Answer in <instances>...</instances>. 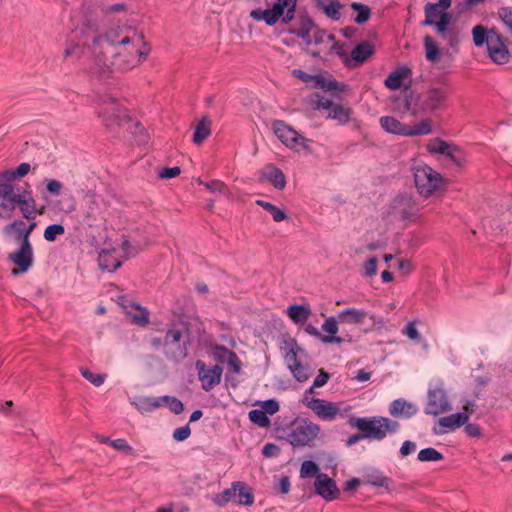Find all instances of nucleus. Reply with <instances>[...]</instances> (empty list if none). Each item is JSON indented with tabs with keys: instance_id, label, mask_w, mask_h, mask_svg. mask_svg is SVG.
<instances>
[{
	"instance_id": "50",
	"label": "nucleus",
	"mask_w": 512,
	"mask_h": 512,
	"mask_svg": "<svg viewBox=\"0 0 512 512\" xmlns=\"http://www.w3.org/2000/svg\"><path fill=\"white\" fill-rule=\"evenodd\" d=\"M248 416L250 421L257 424L259 427L266 428L270 425V419L266 415V412L261 409L251 410Z\"/></svg>"
},
{
	"instance_id": "11",
	"label": "nucleus",
	"mask_w": 512,
	"mask_h": 512,
	"mask_svg": "<svg viewBox=\"0 0 512 512\" xmlns=\"http://www.w3.org/2000/svg\"><path fill=\"white\" fill-rule=\"evenodd\" d=\"M449 93V88L447 86L432 87L428 89L420 97L421 110L424 112H431L444 108Z\"/></svg>"
},
{
	"instance_id": "16",
	"label": "nucleus",
	"mask_w": 512,
	"mask_h": 512,
	"mask_svg": "<svg viewBox=\"0 0 512 512\" xmlns=\"http://www.w3.org/2000/svg\"><path fill=\"white\" fill-rule=\"evenodd\" d=\"M9 259L18 266V269L12 270L13 275H17L19 272H27L33 264V249L31 243L23 241L19 249L9 255Z\"/></svg>"
},
{
	"instance_id": "24",
	"label": "nucleus",
	"mask_w": 512,
	"mask_h": 512,
	"mask_svg": "<svg viewBox=\"0 0 512 512\" xmlns=\"http://www.w3.org/2000/svg\"><path fill=\"white\" fill-rule=\"evenodd\" d=\"M412 73L411 69L407 66L398 67L385 79L384 84L391 90L399 89L405 80Z\"/></svg>"
},
{
	"instance_id": "42",
	"label": "nucleus",
	"mask_w": 512,
	"mask_h": 512,
	"mask_svg": "<svg viewBox=\"0 0 512 512\" xmlns=\"http://www.w3.org/2000/svg\"><path fill=\"white\" fill-rule=\"evenodd\" d=\"M491 29L487 30L482 25H476L472 29L473 41L474 44L478 47L482 46L486 43L488 46V42L490 40Z\"/></svg>"
},
{
	"instance_id": "23",
	"label": "nucleus",
	"mask_w": 512,
	"mask_h": 512,
	"mask_svg": "<svg viewBox=\"0 0 512 512\" xmlns=\"http://www.w3.org/2000/svg\"><path fill=\"white\" fill-rule=\"evenodd\" d=\"M263 178L268 180L276 189L282 190L286 186V178L282 170L273 164L267 165L262 172Z\"/></svg>"
},
{
	"instance_id": "19",
	"label": "nucleus",
	"mask_w": 512,
	"mask_h": 512,
	"mask_svg": "<svg viewBox=\"0 0 512 512\" xmlns=\"http://www.w3.org/2000/svg\"><path fill=\"white\" fill-rule=\"evenodd\" d=\"M26 187L27 189L23 190L21 193L19 192V195H17L16 207L19 208L23 218L33 220L36 218V215L38 213L41 214L42 211H37L36 201L30 190V185L26 184Z\"/></svg>"
},
{
	"instance_id": "27",
	"label": "nucleus",
	"mask_w": 512,
	"mask_h": 512,
	"mask_svg": "<svg viewBox=\"0 0 512 512\" xmlns=\"http://www.w3.org/2000/svg\"><path fill=\"white\" fill-rule=\"evenodd\" d=\"M366 316L367 312L365 310L347 308L338 313V320L340 323L361 325L364 323Z\"/></svg>"
},
{
	"instance_id": "20",
	"label": "nucleus",
	"mask_w": 512,
	"mask_h": 512,
	"mask_svg": "<svg viewBox=\"0 0 512 512\" xmlns=\"http://www.w3.org/2000/svg\"><path fill=\"white\" fill-rule=\"evenodd\" d=\"M417 411V406L404 398L394 400L389 406V413L395 418L408 419L414 416Z\"/></svg>"
},
{
	"instance_id": "48",
	"label": "nucleus",
	"mask_w": 512,
	"mask_h": 512,
	"mask_svg": "<svg viewBox=\"0 0 512 512\" xmlns=\"http://www.w3.org/2000/svg\"><path fill=\"white\" fill-rule=\"evenodd\" d=\"M443 155L449 158L458 167H461L465 162L462 150L453 144H449V149H446Z\"/></svg>"
},
{
	"instance_id": "12",
	"label": "nucleus",
	"mask_w": 512,
	"mask_h": 512,
	"mask_svg": "<svg viewBox=\"0 0 512 512\" xmlns=\"http://www.w3.org/2000/svg\"><path fill=\"white\" fill-rule=\"evenodd\" d=\"M506 41L495 28L491 29L487 51L490 59L496 64L502 65L509 61L510 53L506 46Z\"/></svg>"
},
{
	"instance_id": "33",
	"label": "nucleus",
	"mask_w": 512,
	"mask_h": 512,
	"mask_svg": "<svg viewBox=\"0 0 512 512\" xmlns=\"http://www.w3.org/2000/svg\"><path fill=\"white\" fill-rule=\"evenodd\" d=\"M314 21L308 16H301L299 18V27L289 29V33L294 34L300 38H305L308 34L316 29Z\"/></svg>"
},
{
	"instance_id": "26",
	"label": "nucleus",
	"mask_w": 512,
	"mask_h": 512,
	"mask_svg": "<svg viewBox=\"0 0 512 512\" xmlns=\"http://www.w3.org/2000/svg\"><path fill=\"white\" fill-rule=\"evenodd\" d=\"M316 7L323 11L328 18L339 20L341 17L340 10L343 8V5L339 0H316Z\"/></svg>"
},
{
	"instance_id": "54",
	"label": "nucleus",
	"mask_w": 512,
	"mask_h": 512,
	"mask_svg": "<svg viewBox=\"0 0 512 512\" xmlns=\"http://www.w3.org/2000/svg\"><path fill=\"white\" fill-rule=\"evenodd\" d=\"M330 51L337 54L342 59L346 67L354 68V64H352V60L348 56L343 44H340L339 42H334L330 47Z\"/></svg>"
},
{
	"instance_id": "62",
	"label": "nucleus",
	"mask_w": 512,
	"mask_h": 512,
	"mask_svg": "<svg viewBox=\"0 0 512 512\" xmlns=\"http://www.w3.org/2000/svg\"><path fill=\"white\" fill-rule=\"evenodd\" d=\"M109 445L118 451L124 452L127 455L134 454V449L127 443L125 439H115L109 441Z\"/></svg>"
},
{
	"instance_id": "63",
	"label": "nucleus",
	"mask_w": 512,
	"mask_h": 512,
	"mask_svg": "<svg viewBox=\"0 0 512 512\" xmlns=\"http://www.w3.org/2000/svg\"><path fill=\"white\" fill-rule=\"evenodd\" d=\"M338 322V317H328L325 319L322 325V329L326 331L329 335L336 334L338 332Z\"/></svg>"
},
{
	"instance_id": "61",
	"label": "nucleus",
	"mask_w": 512,
	"mask_h": 512,
	"mask_svg": "<svg viewBox=\"0 0 512 512\" xmlns=\"http://www.w3.org/2000/svg\"><path fill=\"white\" fill-rule=\"evenodd\" d=\"M452 15L449 12H442L439 20H435L432 26L435 27L436 32H442L444 28L451 27Z\"/></svg>"
},
{
	"instance_id": "46",
	"label": "nucleus",
	"mask_w": 512,
	"mask_h": 512,
	"mask_svg": "<svg viewBox=\"0 0 512 512\" xmlns=\"http://www.w3.org/2000/svg\"><path fill=\"white\" fill-rule=\"evenodd\" d=\"M440 8L435 3H427L424 7L425 20L423 21V25L432 26L434 21L440 17L441 11Z\"/></svg>"
},
{
	"instance_id": "7",
	"label": "nucleus",
	"mask_w": 512,
	"mask_h": 512,
	"mask_svg": "<svg viewBox=\"0 0 512 512\" xmlns=\"http://www.w3.org/2000/svg\"><path fill=\"white\" fill-rule=\"evenodd\" d=\"M450 410H452V406L443 382L430 387L427 392V402L424 408L425 414L438 416Z\"/></svg>"
},
{
	"instance_id": "15",
	"label": "nucleus",
	"mask_w": 512,
	"mask_h": 512,
	"mask_svg": "<svg viewBox=\"0 0 512 512\" xmlns=\"http://www.w3.org/2000/svg\"><path fill=\"white\" fill-rule=\"evenodd\" d=\"M196 368L198 370V377L202 383V389L204 391H210L221 382V376L223 372L221 366L215 365L212 368H206L205 363L201 360H198L196 362Z\"/></svg>"
},
{
	"instance_id": "17",
	"label": "nucleus",
	"mask_w": 512,
	"mask_h": 512,
	"mask_svg": "<svg viewBox=\"0 0 512 512\" xmlns=\"http://www.w3.org/2000/svg\"><path fill=\"white\" fill-rule=\"evenodd\" d=\"M314 487L315 493L326 501L338 499L340 496V490L338 489L335 480L325 473H319L316 475Z\"/></svg>"
},
{
	"instance_id": "55",
	"label": "nucleus",
	"mask_w": 512,
	"mask_h": 512,
	"mask_svg": "<svg viewBox=\"0 0 512 512\" xmlns=\"http://www.w3.org/2000/svg\"><path fill=\"white\" fill-rule=\"evenodd\" d=\"M65 233V228L61 224H52L49 225L45 231H44V238L49 241L53 242L56 240L57 236L63 235Z\"/></svg>"
},
{
	"instance_id": "1",
	"label": "nucleus",
	"mask_w": 512,
	"mask_h": 512,
	"mask_svg": "<svg viewBox=\"0 0 512 512\" xmlns=\"http://www.w3.org/2000/svg\"><path fill=\"white\" fill-rule=\"evenodd\" d=\"M142 33L127 26H118L104 35L93 36L86 50L91 54L98 72L109 75L112 71L126 72L145 60L151 46Z\"/></svg>"
},
{
	"instance_id": "4",
	"label": "nucleus",
	"mask_w": 512,
	"mask_h": 512,
	"mask_svg": "<svg viewBox=\"0 0 512 512\" xmlns=\"http://www.w3.org/2000/svg\"><path fill=\"white\" fill-rule=\"evenodd\" d=\"M96 113L107 127L114 124L121 125L129 122L127 109L120 106L115 97L108 94H99L95 100Z\"/></svg>"
},
{
	"instance_id": "57",
	"label": "nucleus",
	"mask_w": 512,
	"mask_h": 512,
	"mask_svg": "<svg viewBox=\"0 0 512 512\" xmlns=\"http://www.w3.org/2000/svg\"><path fill=\"white\" fill-rule=\"evenodd\" d=\"M132 306L135 307L136 310H138V313L132 316L133 322L140 326L148 324L149 311L146 308L141 307L139 304H133Z\"/></svg>"
},
{
	"instance_id": "43",
	"label": "nucleus",
	"mask_w": 512,
	"mask_h": 512,
	"mask_svg": "<svg viewBox=\"0 0 512 512\" xmlns=\"http://www.w3.org/2000/svg\"><path fill=\"white\" fill-rule=\"evenodd\" d=\"M256 204L262 207L264 210L268 211L272 215L275 222H281L287 218V215L283 210L279 209L277 206L270 202L257 200Z\"/></svg>"
},
{
	"instance_id": "44",
	"label": "nucleus",
	"mask_w": 512,
	"mask_h": 512,
	"mask_svg": "<svg viewBox=\"0 0 512 512\" xmlns=\"http://www.w3.org/2000/svg\"><path fill=\"white\" fill-rule=\"evenodd\" d=\"M159 400L161 403V407L167 406L171 410V412H173L175 414H180L184 411V404L182 403L181 400H179L178 398H176L174 396H169V395L161 396V397H159Z\"/></svg>"
},
{
	"instance_id": "10",
	"label": "nucleus",
	"mask_w": 512,
	"mask_h": 512,
	"mask_svg": "<svg viewBox=\"0 0 512 512\" xmlns=\"http://www.w3.org/2000/svg\"><path fill=\"white\" fill-rule=\"evenodd\" d=\"M273 132L277 138L287 147L294 149L299 147H307L306 142L308 140L282 120H275L273 122Z\"/></svg>"
},
{
	"instance_id": "52",
	"label": "nucleus",
	"mask_w": 512,
	"mask_h": 512,
	"mask_svg": "<svg viewBox=\"0 0 512 512\" xmlns=\"http://www.w3.org/2000/svg\"><path fill=\"white\" fill-rule=\"evenodd\" d=\"M25 222L23 220H14L12 223L6 225L3 229L4 233L10 235L13 231L16 232V239L23 243Z\"/></svg>"
},
{
	"instance_id": "31",
	"label": "nucleus",
	"mask_w": 512,
	"mask_h": 512,
	"mask_svg": "<svg viewBox=\"0 0 512 512\" xmlns=\"http://www.w3.org/2000/svg\"><path fill=\"white\" fill-rule=\"evenodd\" d=\"M468 420H469L468 413L458 412V413L451 414L449 416L440 418L438 423L443 428H448L450 430H454V429L459 428L462 425L466 424Z\"/></svg>"
},
{
	"instance_id": "21",
	"label": "nucleus",
	"mask_w": 512,
	"mask_h": 512,
	"mask_svg": "<svg viewBox=\"0 0 512 512\" xmlns=\"http://www.w3.org/2000/svg\"><path fill=\"white\" fill-rule=\"evenodd\" d=\"M375 53V46L370 41H363L351 51L350 58L354 67L363 64Z\"/></svg>"
},
{
	"instance_id": "49",
	"label": "nucleus",
	"mask_w": 512,
	"mask_h": 512,
	"mask_svg": "<svg viewBox=\"0 0 512 512\" xmlns=\"http://www.w3.org/2000/svg\"><path fill=\"white\" fill-rule=\"evenodd\" d=\"M127 129L135 136L138 144H144L148 141V135L140 122L129 123Z\"/></svg>"
},
{
	"instance_id": "41",
	"label": "nucleus",
	"mask_w": 512,
	"mask_h": 512,
	"mask_svg": "<svg viewBox=\"0 0 512 512\" xmlns=\"http://www.w3.org/2000/svg\"><path fill=\"white\" fill-rule=\"evenodd\" d=\"M351 8L357 12L356 17L354 18L355 23L364 24L370 19L371 9L367 5L359 2H352Z\"/></svg>"
},
{
	"instance_id": "13",
	"label": "nucleus",
	"mask_w": 512,
	"mask_h": 512,
	"mask_svg": "<svg viewBox=\"0 0 512 512\" xmlns=\"http://www.w3.org/2000/svg\"><path fill=\"white\" fill-rule=\"evenodd\" d=\"M300 347H298L295 340L291 341L290 351L286 355V359L288 360V368L291 371L293 377L298 382H306L313 374L314 370L309 365H303L297 359V353L300 351Z\"/></svg>"
},
{
	"instance_id": "36",
	"label": "nucleus",
	"mask_w": 512,
	"mask_h": 512,
	"mask_svg": "<svg viewBox=\"0 0 512 512\" xmlns=\"http://www.w3.org/2000/svg\"><path fill=\"white\" fill-rule=\"evenodd\" d=\"M99 266L102 270L114 272L121 266V261L113 256L109 251H103L99 254Z\"/></svg>"
},
{
	"instance_id": "34",
	"label": "nucleus",
	"mask_w": 512,
	"mask_h": 512,
	"mask_svg": "<svg viewBox=\"0 0 512 512\" xmlns=\"http://www.w3.org/2000/svg\"><path fill=\"white\" fill-rule=\"evenodd\" d=\"M133 404L141 413L152 412L161 407L159 397H139Z\"/></svg>"
},
{
	"instance_id": "37",
	"label": "nucleus",
	"mask_w": 512,
	"mask_h": 512,
	"mask_svg": "<svg viewBox=\"0 0 512 512\" xmlns=\"http://www.w3.org/2000/svg\"><path fill=\"white\" fill-rule=\"evenodd\" d=\"M236 492L237 488L235 487V482H233L230 488L225 489L223 492L214 495L212 500L217 506L224 507L229 502L236 503Z\"/></svg>"
},
{
	"instance_id": "47",
	"label": "nucleus",
	"mask_w": 512,
	"mask_h": 512,
	"mask_svg": "<svg viewBox=\"0 0 512 512\" xmlns=\"http://www.w3.org/2000/svg\"><path fill=\"white\" fill-rule=\"evenodd\" d=\"M431 131V120L425 119L414 126H408L407 136L427 135Z\"/></svg>"
},
{
	"instance_id": "5",
	"label": "nucleus",
	"mask_w": 512,
	"mask_h": 512,
	"mask_svg": "<svg viewBox=\"0 0 512 512\" xmlns=\"http://www.w3.org/2000/svg\"><path fill=\"white\" fill-rule=\"evenodd\" d=\"M414 181L418 192L424 197H429L445 187V180L441 174L429 166L417 167L414 172Z\"/></svg>"
},
{
	"instance_id": "60",
	"label": "nucleus",
	"mask_w": 512,
	"mask_h": 512,
	"mask_svg": "<svg viewBox=\"0 0 512 512\" xmlns=\"http://www.w3.org/2000/svg\"><path fill=\"white\" fill-rule=\"evenodd\" d=\"M81 375L95 386H101L105 380V374H94L89 369L81 368Z\"/></svg>"
},
{
	"instance_id": "30",
	"label": "nucleus",
	"mask_w": 512,
	"mask_h": 512,
	"mask_svg": "<svg viewBox=\"0 0 512 512\" xmlns=\"http://www.w3.org/2000/svg\"><path fill=\"white\" fill-rule=\"evenodd\" d=\"M236 492V504L243 506H251L254 503V494L245 482L235 481Z\"/></svg>"
},
{
	"instance_id": "51",
	"label": "nucleus",
	"mask_w": 512,
	"mask_h": 512,
	"mask_svg": "<svg viewBox=\"0 0 512 512\" xmlns=\"http://www.w3.org/2000/svg\"><path fill=\"white\" fill-rule=\"evenodd\" d=\"M418 460L421 462H431L443 460L444 456L432 447H428L419 451Z\"/></svg>"
},
{
	"instance_id": "22",
	"label": "nucleus",
	"mask_w": 512,
	"mask_h": 512,
	"mask_svg": "<svg viewBox=\"0 0 512 512\" xmlns=\"http://www.w3.org/2000/svg\"><path fill=\"white\" fill-rule=\"evenodd\" d=\"M85 211L83 213V222L89 226L93 227L96 225L99 215H100V206L99 202L95 196H87L85 198Z\"/></svg>"
},
{
	"instance_id": "6",
	"label": "nucleus",
	"mask_w": 512,
	"mask_h": 512,
	"mask_svg": "<svg viewBox=\"0 0 512 512\" xmlns=\"http://www.w3.org/2000/svg\"><path fill=\"white\" fill-rule=\"evenodd\" d=\"M319 432V425L307 418H297L290 425L287 440L294 447L305 446L314 440Z\"/></svg>"
},
{
	"instance_id": "59",
	"label": "nucleus",
	"mask_w": 512,
	"mask_h": 512,
	"mask_svg": "<svg viewBox=\"0 0 512 512\" xmlns=\"http://www.w3.org/2000/svg\"><path fill=\"white\" fill-rule=\"evenodd\" d=\"M200 184L204 185L211 193L227 194L228 187L220 180H211L209 182L199 181Z\"/></svg>"
},
{
	"instance_id": "32",
	"label": "nucleus",
	"mask_w": 512,
	"mask_h": 512,
	"mask_svg": "<svg viewBox=\"0 0 512 512\" xmlns=\"http://www.w3.org/2000/svg\"><path fill=\"white\" fill-rule=\"evenodd\" d=\"M314 83L316 88L322 89L324 91L336 90L339 92H344L346 91L347 87L345 84L340 83L333 78H325L321 75H317V77H315Z\"/></svg>"
},
{
	"instance_id": "3",
	"label": "nucleus",
	"mask_w": 512,
	"mask_h": 512,
	"mask_svg": "<svg viewBox=\"0 0 512 512\" xmlns=\"http://www.w3.org/2000/svg\"><path fill=\"white\" fill-rule=\"evenodd\" d=\"M190 324L185 321L172 323L164 338V353L173 361H180L188 355L190 344Z\"/></svg>"
},
{
	"instance_id": "25",
	"label": "nucleus",
	"mask_w": 512,
	"mask_h": 512,
	"mask_svg": "<svg viewBox=\"0 0 512 512\" xmlns=\"http://www.w3.org/2000/svg\"><path fill=\"white\" fill-rule=\"evenodd\" d=\"M286 313L295 324L303 325L311 316L312 311L308 305L293 304L287 307Z\"/></svg>"
},
{
	"instance_id": "8",
	"label": "nucleus",
	"mask_w": 512,
	"mask_h": 512,
	"mask_svg": "<svg viewBox=\"0 0 512 512\" xmlns=\"http://www.w3.org/2000/svg\"><path fill=\"white\" fill-rule=\"evenodd\" d=\"M388 214L395 221H413L418 215V208L411 197L399 195L391 202Z\"/></svg>"
},
{
	"instance_id": "28",
	"label": "nucleus",
	"mask_w": 512,
	"mask_h": 512,
	"mask_svg": "<svg viewBox=\"0 0 512 512\" xmlns=\"http://www.w3.org/2000/svg\"><path fill=\"white\" fill-rule=\"evenodd\" d=\"M380 125L388 133L407 136L408 126L402 124L400 121H398L396 118L392 116L381 117Z\"/></svg>"
},
{
	"instance_id": "53",
	"label": "nucleus",
	"mask_w": 512,
	"mask_h": 512,
	"mask_svg": "<svg viewBox=\"0 0 512 512\" xmlns=\"http://www.w3.org/2000/svg\"><path fill=\"white\" fill-rule=\"evenodd\" d=\"M235 352L229 350L223 345H216L212 350L213 358L219 363H227L230 359V355L234 356Z\"/></svg>"
},
{
	"instance_id": "29",
	"label": "nucleus",
	"mask_w": 512,
	"mask_h": 512,
	"mask_svg": "<svg viewBox=\"0 0 512 512\" xmlns=\"http://www.w3.org/2000/svg\"><path fill=\"white\" fill-rule=\"evenodd\" d=\"M362 482L364 484H369L375 487H384L386 489H389L391 479L383 475V473L380 470L373 469L365 473Z\"/></svg>"
},
{
	"instance_id": "45",
	"label": "nucleus",
	"mask_w": 512,
	"mask_h": 512,
	"mask_svg": "<svg viewBox=\"0 0 512 512\" xmlns=\"http://www.w3.org/2000/svg\"><path fill=\"white\" fill-rule=\"evenodd\" d=\"M497 17L512 37V7L503 6L498 8Z\"/></svg>"
},
{
	"instance_id": "2",
	"label": "nucleus",
	"mask_w": 512,
	"mask_h": 512,
	"mask_svg": "<svg viewBox=\"0 0 512 512\" xmlns=\"http://www.w3.org/2000/svg\"><path fill=\"white\" fill-rule=\"evenodd\" d=\"M350 425L362 433L353 434L346 441L347 446L357 444L362 439L382 441L387 434L396 433L400 424L387 417H361L351 418Z\"/></svg>"
},
{
	"instance_id": "18",
	"label": "nucleus",
	"mask_w": 512,
	"mask_h": 512,
	"mask_svg": "<svg viewBox=\"0 0 512 512\" xmlns=\"http://www.w3.org/2000/svg\"><path fill=\"white\" fill-rule=\"evenodd\" d=\"M305 405L322 420H333L339 413V407L335 403L320 398L306 400Z\"/></svg>"
},
{
	"instance_id": "9",
	"label": "nucleus",
	"mask_w": 512,
	"mask_h": 512,
	"mask_svg": "<svg viewBox=\"0 0 512 512\" xmlns=\"http://www.w3.org/2000/svg\"><path fill=\"white\" fill-rule=\"evenodd\" d=\"M297 6V0H277L270 9H254L250 17L256 21H264L267 25L276 24L284 12Z\"/></svg>"
},
{
	"instance_id": "56",
	"label": "nucleus",
	"mask_w": 512,
	"mask_h": 512,
	"mask_svg": "<svg viewBox=\"0 0 512 512\" xmlns=\"http://www.w3.org/2000/svg\"><path fill=\"white\" fill-rule=\"evenodd\" d=\"M320 472H319V467L318 465L311 461V460H306L302 463L301 465V469H300V476L302 478H306V477H310V476H316L318 475Z\"/></svg>"
},
{
	"instance_id": "35",
	"label": "nucleus",
	"mask_w": 512,
	"mask_h": 512,
	"mask_svg": "<svg viewBox=\"0 0 512 512\" xmlns=\"http://www.w3.org/2000/svg\"><path fill=\"white\" fill-rule=\"evenodd\" d=\"M211 121L207 116H204L201 121L195 127L193 134V142L197 145L201 144L211 133L210 131Z\"/></svg>"
},
{
	"instance_id": "64",
	"label": "nucleus",
	"mask_w": 512,
	"mask_h": 512,
	"mask_svg": "<svg viewBox=\"0 0 512 512\" xmlns=\"http://www.w3.org/2000/svg\"><path fill=\"white\" fill-rule=\"evenodd\" d=\"M190 434H191V429H190L189 425L187 424L183 427H179L174 430L173 439L178 442H182V441L188 439Z\"/></svg>"
},
{
	"instance_id": "58",
	"label": "nucleus",
	"mask_w": 512,
	"mask_h": 512,
	"mask_svg": "<svg viewBox=\"0 0 512 512\" xmlns=\"http://www.w3.org/2000/svg\"><path fill=\"white\" fill-rule=\"evenodd\" d=\"M427 149L431 153H439L443 155L446 149H449V143L439 138H434L427 144Z\"/></svg>"
},
{
	"instance_id": "40",
	"label": "nucleus",
	"mask_w": 512,
	"mask_h": 512,
	"mask_svg": "<svg viewBox=\"0 0 512 512\" xmlns=\"http://www.w3.org/2000/svg\"><path fill=\"white\" fill-rule=\"evenodd\" d=\"M448 45L457 51L460 42L459 31L455 26L444 28L442 32H437Z\"/></svg>"
},
{
	"instance_id": "38",
	"label": "nucleus",
	"mask_w": 512,
	"mask_h": 512,
	"mask_svg": "<svg viewBox=\"0 0 512 512\" xmlns=\"http://www.w3.org/2000/svg\"><path fill=\"white\" fill-rule=\"evenodd\" d=\"M424 47L426 53V59L431 62H436L440 59L441 52L438 44L429 35L424 37Z\"/></svg>"
},
{
	"instance_id": "14",
	"label": "nucleus",
	"mask_w": 512,
	"mask_h": 512,
	"mask_svg": "<svg viewBox=\"0 0 512 512\" xmlns=\"http://www.w3.org/2000/svg\"><path fill=\"white\" fill-rule=\"evenodd\" d=\"M19 191L12 183H0V218L8 219L16 208Z\"/></svg>"
},
{
	"instance_id": "39",
	"label": "nucleus",
	"mask_w": 512,
	"mask_h": 512,
	"mask_svg": "<svg viewBox=\"0 0 512 512\" xmlns=\"http://www.w3.org/2000/svg\"><path fill=\"white\" fill-rule=\"evenodd\" d=\"M351 115V109L345 108L344 106L340 104H334L332 108L329 111L328 117L330 119H334L339 121L341 124H345L349 122Z\"/></svg>"
}]
</instances>
